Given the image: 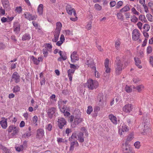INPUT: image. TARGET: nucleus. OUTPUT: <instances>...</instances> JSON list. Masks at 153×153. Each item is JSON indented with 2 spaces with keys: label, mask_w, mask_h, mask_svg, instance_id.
<instances>
[{
  "label": "nucleus",
  "mask_w": 153,
  "mask_h": 153,
  "mask_svg": "<svg viewBox=\"0 0 153 153\" xmlns=\"http://www.w3.org/2000/svg\"><path fill=\"white\" fill-rule=\"evenodd\" d=\"M78 137V140L79 141L81 142L82 143L84 141V139L83 137V134L82 133L80 132L77 135Z\"/></svg>",
  "instance_id": "obj_26"
},
{
  "label": "nucleus",
  "mask_w": 153,
  "mask_h": 153,
  "mask_svg": "<svg viewBox=\"0 0 153 153\" xmlns=\"http://www.w3.org/2000/svg\"><path fill=\"white\" fill-rule=\"evenodd\" d=\"M109 60L107 58L106 59L104 62V66L105 68V71L107 73H109L110 72V68L108 66Z\"/></svg>",
  "instance_id": "obj_14"
},
{
  "label": "nucleus",
  "mask_w": 153,
  "mask_h": 153,
  "mask_svg": "<svg viewBox=\"0 0 153 153\" xmlns=\"http://www.w3.org/2000/svg\"><path fill=\"white\" fill-rule=\"evenodd\" d=\"M133 138L134 134H131L128 136L125 143V145L127 146L128 144V142L131 141Z\"/></svg>",
  "instance_id": "obj_23"
},
{
  "label": "nucleus",
  "mask_w": 153,
  "mask_h": 153,
  "mask_svg": "<svg viewBox=\"0 0 153 153\" xmlns=\"http://www.w3.org/2000/svg\"><path fill=\"white\" fill-rule=\"evenodd\" d=\"M24 15L25 18L30 21L35 20L37 18L36 16L32 15L29 12H25Z\"/></svg>",
  "instance_id": "obj_8"
},
{
  "label": "nucleus",
  "mask_w": 153,
  "mask_h": 153,
  "mask_svg": "<svg viewBox=\"0 0 153 153\" xmlns=\"http://www.w3.org/2000/svg\"><path fill=\"white\" fill-rule=\"evenodd\" d=\"M115 48L117 50H119L120 48V42L119 39H117L115 40Z\"/></svg>",
  "instance_id": "obj_34"
},
{
  "label": "nucleus",
  "mask_w": 153,
  "mask_h": 153,
  "mask_svg": "<svg viewBox=\"0 0 153 153\" xmlns=\"http://www.w3.org/2000/svg\"><path fill=\"white\" fill-rule=\"evenodd\" d=\"M124 153H130V151H131V149L129 148H126L123 150Z\"/></svg>",
  "instance_id": "obj_56"
},
{
  "label": "nucleus",
  "mask_w": 153,
  "mask_h": 153,
  "mask_svg": "<svg viewBox=\"0 0 153 153\" xmlns=\"http://www.w3.org/2000/svg\"><path fill=\"white\" fill-rule=\"evenodd\" d=\"M142 6L143 7L145 12L146 13H149V10L148 7L145 4Z\"/></svg>",
  "instance_id": "obj_58"
},
{
  "label": "nucleus",
  "mask_w": 153,
  "mask_h": 153,
  "mask_svg": "<svg viewBox=\"0 0 153 153\" xmlns=\"http://www.w3.org/2000/svg\"><path fill=\"white\" fill-rule=\"evenodd\" d=\"M134 60L135 61V65L139 68L140 69L142 68V66L139 64H141V61L140 59L137 58H134Z\"/></svg>",
  "instance_id": "obj_27"
},
{
  "label": "nucleus",
  "mask_w": 153,
  "mask_h": 153,
  "mask_svg": "<svg viewBox=\"0 0 153 153\" xmlns=\"http://www.w3.org/2000/svg\"><path fill=\"white\" fill-rule=\"evenodd\" d=\"M93 110V108L91 106H88V109L87 110L86 112L88 114H90Z\"/></svg>",
  "instance_id": "obj_41"
},
{
  "label": "nucleus",
  "mask_w": 153,
  "mask_h": 153,
  "mask_svg": "<svg viewBox=\"0 0 153 153\" xmlns=\"http://www.w3.org/2000/svg\"><path fill=\"white\" fill-rule=\"evenodd\" d=\"M128 127L123 123L121 127V126H120V131H121V133H120V135H122V132H126L128 131Z\"/></svg>",
  "instance_id": "obj_18"
},
{
  "label": "nucleus",
  "mask_w": 153,
  "mask_h": 153,
  "mask_svg": "<svg viewBox=\"0 0 153 153\" xmlns=\"http://www.w3.org/2000/svg\"><path fill=\"white\" fill-rule=\"evenodd\" d=\"M148 5L152 10H153V2H149L148 3Z\"/></svg>",
  "instance_id": "obj_64"
},
{
  "label": "nucleus",
  "mask_w": 153,
  "mask_h": 153,
  "mask_svg": "<svg viewBox=\"0 0 153 153\" xmlns=\"http://www.w3.org/2000/svg\"><path fill=\"white\" fill-rule=\"evenodd\" d=\"M48 50L46 48H45L42 50V52L44 55V56L46 57L48 55Z\"/></svg>",
  "instance_id": "obj_51"
},
{
  "label": "nucleus",
  "mask_w": 153,
  "mask_h": 153,
  "mask_svg": "<svg viewBox=\"0 0 153 153\" xmlns=\"http://www.w3.org/2000/svg\"><path fill=\"white\" fill-rule=\"evenodd\" d=\"M66 10L67 11V13L69 15H71L72 14L74 10V8H72L71 6L69 5H67L66 6Z\"/></svg>",
  "instance_id": "obj_19"
},
{
  "label": "nucleus",
  "mask_w": 153,
  "mask_h": 153,
  "mask_svg": "<svg viewBox=\"0 0 153 153\" xmlns=\"http://www.w3.org/2000/svg\"><path fill=\"white\" fill-rule=\"evenodd\" d=\"M140 80L141 79H140L136 77H134L133 79V81L135 83H137L139 81H140Z\"/></svg>",
  "instance_id": "obj_59"
},
{
  "label": "nucleus",
  "mask_w": 153,
  "mask_h": 153,
  "mask_svg": "<svg viewBox=\"0 0 153 153\" xmlns=\"http://www.w3.org/2000/svg\"><path fill=\"white\" fill-rule=\"evenodd\" d=\"M94 7L95 9L98 10H100L102 9V7L98 4H95Z\"/></svg>",
  "instance_id": "obj_53"
},
{
  "label": "nucleus",
  "mask_w": 153,
  "mask_h": 153,
  "mask_svg": "<svg viewBox=\"0 0 153 153\" xmlns=\"http://www.w3.org/2000/svg\"><path fill=\"white\" fill-rule=\"evenodd\" d=\"M13 31L16 33H18L20 31V25L17 22L14 23L13 24Z\"/></svg>",
  "instance_id": "obj_13"
},
{
  "label": "nucleus",
  "mask_w": 153,
  "mask_h": 153,
  "mask_svg": "<svg viewBox=\"0 0 153 153\" xmlns=\"http://www.w3.org/2000/svg\"><path fill=\"white\" fill-rule=\"evenodd\" d=\"M20 76L19 74L16 72H14L12 74L11 81L18 83L20 82Z\"/></svg>",
  "instance_id": "obj_5"
},
{
  "label": "nucleus",
  "mask_w": 153,
  "mask_h": 153,
  "mask_svg": "<svg viewBox=\"0 0 153 153\" xmlns=\"http://www.w3.org/2000/svg\"><path fill=\"white\" fill-rule=\"evenodd\" d=\"M75 145L76 146H78L79 145L78 142L76 141L71 142L70 143L69 150L70 151H73L74 149V146Z\"/></svg>",
  "instance_id": "obj_20"
},
{
  "label": "nucleus",
  "mask_w": 153,
  "mask_h": 153,
  "mask_svg": "<svg viewBox=\"0 0 153 153\" xmlns=\"http://www.w3.org/2000/svg\"><path fill=\"white\" fill-rule=\"evenodd\" d=\"M71 61L72 62H75L76 61L78 60L79 58L77 54V52L74 51L71 53Z\"/></svg>",
  "instance_id": "obj_9"
},
{
  "label": "nucleus",
  "mask_w": 153,
  "mask_h": 153,
  "mask_svg": "<svg viewBox=\"0 0 153 153\" xmlns=\"http://www.w3.org/2000/svg\"><path fill=\"white\" fill-rule=\"evenodd\" d=\"M16 127L14 126L13 125H11L7 129L8 132L9 133H10L13 131L15 128H16Z\"/></svg>",
  "instance_id": "obj_44"
},
{
  "label": "nucleus",
  "mask_w": 153,
  "mask_h": 153,
  "mask_svg": "<svg viewBox=\"0 0 153 153\" xmlns=\"http://www.w3.org/2000/svg\"><path fill=\"white\" fill-rule=\"evenodd\" d=\"M31 132L28 131L26 133H25L24 135L23 136L24 137H28L31 135Z\"/></svg>",
  "instance_id": "obj_49"
},
{
  "label": "nucleus",
  "mask_w": 153,
  "mask_h": 153,
  "mask_svg": "<svg viewBox=\"0 0 153 153\" xmlns=\"http://www.w3.org/2000/svg\"><path fill=\"white\" fill-rule=\"evenodd\" d=\"M20 87L18 85L15 86L13 89V92H16L19 91H20Z\"/></svg>",
  "instance_id": "obj_52"
},
{
  "label": "nucleus",
  "mask_w": 153,
  "mask_h": 153,
  "mask_svg": "<svg viewBox=\"0 0 153 153\" xmlns=\"http://www.w3.org/2000/svg\"><path fill=\"white\" fill-rule=\"evenodd\" d=\"M2 3L4 8H7L9 6V1L8 0H2Z\"/></svg>",
  "instance_id": "obj_37"
},
{
  "label": "nucleus",
  "mask_w": 153,
  "mask_h": 153,
  "mask_svg": "<svg viewBox=\"0 0 153 153\" xmlns=\"http://www.w3.org/2000/svg\"><path fill=\"white\" fill-rule=\"evenodd\" d=\"M30 39V36L28 33L24 34L22 37V40L23 41L29 40Z\"/></svg>",
  "instance_id": "obj_32"
},
{
  "label": "nucleus",
  "mask_w": 153,
  "mask_h": 153,
  "mask_svg": "<svg viewBox=\"0 0 153 153\" xmlns=\"http://www.w3.org/2000/svg\"><path fill=\"white\" fill-rule=\"evenodd\" d=\"M30 59L33 61L34 64L38 65L39 64V61L36 58H35L33 56H32L30 57Z\"/></svg>",
  "instance_id": "obj_39"
},
{
  "label": "nucleus",
  "mask_w": 153,
  "mask_h": 153,
  "mask_svg": "<svg viewBox=\"0 0 153 153\" xmlns=\"http://www.w3.org/2000/svg\"><path fill=\"white\" fill-rule=\"evenodd\" d=\"M60 39V40L57 42L56 43V45L58 46H60L65 41V37L63 34L61 35Z\"/></svg>",
  "instance_id": "obj_22"
},
{
  "label": "nucleus",
  "mask_w": 153,
  "mask_h": 153,
  "mask_svg": "<svg viewBox=\"0 0 153 153\" xmlns=\"http://www.w3.org/2000/svg\"><path fill=\"white\" fill-rule=\"evenodd\" d=\"M77 139L76 133L75 132L73 133L71 136L69 138V140L70 141H72V140H75L76 139Z\"/></svg>",
  "instance_id": "obj_35"
},
{
  "label": "nucleus",
  "mask_w": 153,
  "mask_h": 153,
  "mask_svg": "<svg viewBox=\"0 0 153 153\" xmlns=\"http://www.w3.org/2000/svg\"><path fill=\"white\" fill-rule=\"evenodd\" d=\"M140 34L139 31L137 29H134L132 32V39L133 40L136 41L139 40L140 42L141 40L139 39Z\"/></svg>",
  "instance_id": "obj_4"
},
{
  "label": "nucleus",
  "mask_w": 153,
  "mask_h": 153,
  "mask_svg": "<svg viewBox=\"0 0 153 153\" xmlns=\"http://www.w3.org/2000/svg\"><path fill=\"white\" fill-rule=\"evenodd\" d=\"M33 123L34 124H35V125H37V122L38 121V117L36 116H35L33 118Z\"/></svg>",
  "instance_id": "obj_48"
},
{
  "label": "nucleus",
  "mask_w": 153,
  "mask_h": 153,
  "mask_svg": "<svg viewBox=\"0 0 153 153\" xmlns=\"http://www.w3.org/2000/svg\"><path fill=\"white\" fill-rule=\"evenodd\" d=\"M98 97V100L99 102L100 106H102L104 104L103 97L102 95H99Z\"/></svg>",
  "instance_id": "obj_29"
},
{
  "label": "nucleus",
  "mask_w": 153,
  "mask_h": 153,
  "mask_svg": "<svg viewBox=\"0 0 153 153\" xmlns=\"http://www.w3.org/2000/svg\"><path fill=\"white\" fill-rule=\"evenodd\" d=\"M44 131L42 128L37 129L36 132V137L39 139L42 138L44 135Z\"/></svg>",
  "instance_id": "obj_7"
},
{
  "label": "nucleus",
  "mask_w": 153,
  "mask_h": 153,
  "mask_svg": "<svg viewBox=\"0 0 153 153\" xmlns=\"http://www.w3.org/2000/svg\"><path fill=\"white\" fill-rule=\"evenodd\" d=\"M15 148L17 151L20 152L23 150L24 147L22 145H20L16 147Z\"/></svg>",
  "instance_id": "obj_40"
},
{
  "label": "nucleus",
  "mask_w": 153,
  "mask_h": 153,
  "mask_svg": "<svg viewBox=\"0 0 153 153\" xmlns=\"http://www.w3.org/2000/svg\"><path fill=\"white\" fill-rule=\"evenodd\" d=\"M56 28L54 32L60 33L62 25L60 22H58L56 24Z\"/></svg>",
  "instance_id": "obj_15"
},
{
  "label": "nucleus",
  "mask_w": 153,
  "mask_h": 153,
  "mask_svg": "<svg viewBox=\"0 0 153 153\" xmlns=\"http://www.w3.org/2000/svg\"><path fill=\"white\" fill-rule=\"evenodd\" d=\"M19 129L18 128L16 127V128H15L13 131V132L12 133V134L13 135H15L17 134L18 131Z\"/></svg>",
  "instance_id": "obj_60"
},
{
  "label": "nucleus",
  "mask_w": 153,
  "mask_h": 153,
  "mask_svg": "<svg viewBox=\"0 0 153 153\" xmlns=\"http://www.w3.org/2000/svg\"><path fill=\"white\" fill-rule=\"evenodd\" d=\"M82 120V119L81 118L75 117L74 119V122L71 123V126L72 127L74 128L76 125L81 123Z\"/></svg>",
  "instance_id": "obj_11"
},
{
  "label": "nucleus",
  "mask_w": 153,
  "mask_h": 153,
  "mask_svg": "<svg viewBox=\"0 0 153 153\" xmlns=\"http://www.w3.org/2000/svg\"><path fill=\"white\" fill-rule=\"evenodd\" d=\"M98 86V82L95 80L91 79H88L85 83V86L88 88L89 90H92L97 88Z\"/></svg>",
  "instance_id": "obj_3"
},
{
  "label": "nucleus",
  "mask_w": 153,
  "mask_h": 153,
  "mask_svg": "<svg viewBox=\"0 0 153 153\" xmlns=\"http://www.w3.org/2000/svg\"><path fill=\"white\" fill-rule=\"evenodd\" d=\"M130 10V8L128 4L126 5L122 9L120 10V12L121 13H125L127 12Z\"/></svg>",
  "instance_id": "obj_24"
},
{
  "label": "nucleus",
  "mask_w": 153,
  "mask_h": 153,
  "mask_svg": "<svg viewBox=\"0 0 153 153\" xmlns=\"http://www.w3.org/2000/svg\"><path fill=\"white\" fill-rule=\"evenodd\" d=\"M94 62L93 59L91 58H90L86 60V64L88 66L91 67L93 65Z\"/></svg>",
  "instance_id": "obj_28"
},
{
  "label": "nucleus",
  "mask_w": 153,
  "mask_h": 153,
  "mask_svg": "<svg viewBox=\"0 0 153 153\" xmlns=\"http://www.w3.org/2000/svg\"><path fill=\"white\" fill-rule=\"evenodd\" d=\"M67 100L64 101H58V105H64V104H65L67 102Z\"/></svg>",
  "instance_id": "obj_62"
},
{
  "label": "nucleus",
  "mask_w": 153,
  "mask_h": 153,
  "mask_svg": "<svg viewBox=\"0 0 153 153\" xmlns=\"http://www.w3.org/2000/svg\"><path fill=\"white\" fill-rule=\"evenodd\" d=\"M74 71V69H69L68 71V75L70 81H71L72 80L73 75Z\"/></svg>",
  "instance_id": "obj_21"
},
{
  "label": "nucleus",
  "mask_w": 153,
  "mask_h": 153,
  "mask_svg": "<svg viewBox=\"0 0 153 153\" xmlns=\"http://www.w3.org/2000/svg\"><path fill=\"white\" fill-rule=\"evenodd\" d=\"M7 119H5L4 120H2L0 122V124L2 127L4 129H6L7 126Z\"/></svg>",
  "instance_id": "obj_25"
},
{
  "label": "nucleus",
  "mask_w": 153,
  "mask_h": 153,
  "mask_svg": "<svg viewBox=\"0 0 153 153\" xmlns=\"http://www.w3.org/2000/svg\"><path fill=\"white\" fill-rule=\"evenodd\" d=\"M38 12L39 15H42L43 12V5L42 4H40L38 8Z\"/></svg>",
  "instance_id": "obj_31"
},
{
  "label": "nucleus",
  "mask_w": 153,
  "mask_h": 153,
  "mask_svg": "<svg viewBox=\"0 0 153 153\" xmlns=\"http://www.w3.org/2000/svg\"><path fill=\"white\" fill-rule=\"evenodd\" d=\"M146 17L149 21L152 22V16L151 14L150 13L147 14L146 15Z\"/></svg>",
  "instance_id": "obj_57"
},
{
  "label": "nucleus",
  "mask_w": 153,
  "mask_h": 153,
  "mask_svg": "<svg viewBox=\"0 0 153 153\" xmlns=\"http://www.w3.org/2000/svg\"><path fill=\"white\" fill-rule=\"evenodd\" d=\"M52 48V47L51 45L49 44H47L46 47L45 48H46L48 50V51L49 52H51V51Z\"/></svg>",
  "instance_id": "obj_50"
},
{
  "label": "nucleus",
  "mask_w": 153,
  "mask_h": 153,
  "mask_svg": "<svg viewBox=\"0 0 153 153\" xmlns=\"http://www.w3.org/2000/svg\"><path fill=\"white\" fill-rule=\"evenodd\" d=\"M143 28L145 30L144 31L147 32L149 30L150 27L149 24H145L144 25Z\"/></svg>",
  "instance_id": "obj_38"
},
{
  "label": "nucleus",
  "mask_w": 153,
  "mask_h": 153,
  "mask_svg": "<svg viewBox=\"0 0 153 153\" xmlns=\"http://www.w3.org/2000/svg\"><path fill=\"white\" fill-rule=\"evenodd\" d=\"M109 119L114 124L116 125L117 123V118L116 117L112 114L109 115L108 116Z\"/></svg>",
  "instance_id": "obj_17"
},
{
  "label": "nucleus",
  "mask_w": 153,
  "mask_h": 153,
  "mask_svg": "<svg viewBox=\"0 0 153 153\" xmlns=\"http://www.w3.org/2000/svg\"><path fill=\"white\" fill-rule=\"evenodd\" d=\"M143 125V126L142 128L143 131L142 132V134L145 135L150 133L151 129L150 127V121L148 118L144 120Z\"/></svg>",
  "instance_id": "obj_1"
},
{
  "label": "nucleus",
  "mask_w": 153,
  "mask_h": 153,
  "mask_svg": "<svg viewBox=\"0 0 153 153\" xmlns=\"http://www.w3.org/2000/svg\"><path fill=\"white\" fill-rule=\"evenodd\" d=\"M123 65V62L119 58L117 57L115 66V72L116 75H119L121 73Z\"/></svg>",
  "instance_id": "obj_2"
},
{
  "label": "nucleus",
  "mask_w": 153,
  "mask_h": 153,
  "mask_svg": "<svg viewBox=\"0 0 153 153\" xmlns=\"http://www.w3.org/2000/svg\"><path fill=\"white\" fill-rule=\"evenodd\" d=\"M54 38L52 39V41L53 42H57L58 39L59 33L53 32Z\"/></svg>",
  "instance_id": "obj_30"
},
{
  "label": "nucleus",
  "mask_w": 153,
  "mask_h": 153,
  "mask_svg": "<svg viewBox=\"0 0 153 153\" xmlns=\"http://www.w3.org/2000/svg\"><path fill=\"white\" fill-rule=\"evenodd\" d=\"M133 108L131 104H128L125 105L123 107V110L124 112H129L132 110Z\"/></svg>",
  "instance_id": "obj_10"
},
{
  "label": "nucleus",
  "mask_w": 153,
  "mask_h": 153,
  "mask_svg": "<svg viewBox=\"0 0 153 153\" xmlns=\"http://www.w3.org/2000/svg\"><path fill=\"white\" fill-rule=\"evenodd\" d=\"M131 10V12L133 13L135 15H139L140 14V13L137 11L136 9L135 8L133 7H132Z\"/></svg>",
  "instance_id": "obj_42"
},
{
  "label": "nucleus",
  "mask_w": 153,
  "mask_h": 153,
  "mask_svg": "<svg viewBox=\"0 0 153 153\" xmlns=\"http://www.w3.org/2000/svg\"><path fill=\"white\" fill-rule=\"evenodd\" d=\"M22 7L21 6L16 7L15 9V11L19 13H20L22 12Z\"/></svg>",
  "instance_id": "obj_54"
},
{
  "label": "nucleus",
  "mask_w": 153,
  "mask_h": 153,
  "mask_svg": "<svg viewBox=\"0 0 153 153\" xmlns=\"http://www.w3.org/2000/svg\"><path fill=\"white\" fill-rule=\"evenodd\" d=\"M131 22L134 23H136L138 21V18L134 15L131 16Z\"/></svg>",
  "instance_id": "obj_36"
},
{
  "label": "nucleus",
  "mask_w": 153,
  "mask_h": 153,
  "mask_svg": "<svg viewBox=\"0 0 153 153\" xmlns=\"http://www.w3.org/2000/svg\"><path fill=\"white\" fill-rule=\"evenodd\" d=\"M125 91L127 93H130L132 91V89L129 86L126 85L125 88Z\"/></svg>",
  "instance_id": "obj_47"
},
{
  "label": "nucleus",
  "mask_w": 153,
  "mask_h": 153,
  "mask_svg": "<svg viewBox=\"0 0 153 153\" xmlns=\"http://www.w3.org/2000/svg\"><path fill=\"white\" fill-rule=\"evenodd\" d=\"M56 111V109L54 107H51L49 108L47 111V113L48 117L51 118L53 117L54 114Z\"/></svg>",
  "instance_id": "obj_12"
},
{
  "label": "nucleus",
  "mask_w": 153,
  "mask_h": 153,
  "mask_svg": "<svg viewBox=\"0 0 153 153\" xmlns=\"http://www.w3.org/2000/svg\"><path fill=\"white\" fill-rule=\"evenodd\" d=\"M117 18L119 19H122L123 14L120 12L118 13L117 14Z\"/></svg>",
  "instance_id": "obj_63"
},
{
  "label": "nucleus",
  "mask_w": 153,
  "mask_h": 153,
  "mask_svg": "<svg viewBox=\"0 0 153 153\" xmlns=\"http://www.w3.org/2000/svg\"><path fill=\"white\" fill-rule=\"evenodd\" d=\"M144 86L143 85H137L136 86H133V88L135 91L138 92H140L144 88Z\"/></svg>",
  "instance_id": "obj_16"
},
{
  "label": "nucleus",
  "mask_w": 153,
  "mask_h": 153,
  "mask_svg": "<svg viewBox=\"0 0 153 153\" xmlns=\"http://www.w3.org/2000/svg\"><path fill=\"white\" fill-rule=\"evenodd\" d=\"M70 68L73 69H74L75 70V69L78 68V67L77 66V65H75L73 64L70 63Z\"/></svg>",
  "instance_id": "obj_61"
},
{
  "label": "nucleus",
  "mask_w": 153,
  "mask_h": 153,
  "mask_svg": "<svg viewBox=\"0 0 153 153\" xmlns=\"http://www.w3.org/2000/svg\"><path fill=\"white\" fill-rule=\"evenodd\" d=\"M139 19L142 22L144 23H146L147 21L144 15H140L139 16Z\"/></svg>",
  "instance_id": "obj_33"
},
{
  "label": "nucleus",
  "mask_w": 153,
  "mask_h": 153,
  "mask_svg": "<svg viewBox=\"0 0 153 153\" xmlns=\"http://www.w3.org/2000/svg\"><path fill=\"white\" fill-rule=\"evenodd\" d=\"M123 2L121 1H119L117 3L115 7L116 9H119L120 7L122 6Z\"/></svg>",
  "instance_id": "obj_46"
},
{
  "label": "nucleus",
  "mask_w": 153,
  "mask_h": 153,
  "mask_svg": "<svg viewBox=\"0 0 153 153\" xmlns=\"http://www.w3.org/2000/svg\"><path fill=\"white\" fill-rule=\"evenodd\" d=\"M58 125L60 129H62L65 125L66 124V121L65 119L61 118L58 121Z\"/></svg>",
  "instance_id": "obj_6"
},
{
  "label": "nucleus",
  "mask_w": 153,
  "mask_h": 153,
  "mask_svg": "<svg viewBox=\"0 0 153 153\" xmlns=\"http://www.w3.org/2000/svg\"><path fill=\"white\" fill-rule=\"evenodd\" d=\"M134 145L135 146V148L137 149H139L141 146L140 143L139 141H137L135 142L134 143Z\"/></svg>",
  "instance_id": "obj_45"
},
{
  "label": "nucleus",
  "mask_w": 153,
  "mask_h": 153,
  "mask_svg": "<svg viewBox=\"0 0 153 153\" xmlns=\"http://www.w3.org/2000/svg\"><path fill=\"white\" fill-rule=\"evenodd\" d=\"M60 111L62 113H64L65 110V105H58Z\"/></svg>",
  "instance_id": "obj_43"
},
{
  "label": "nucleus",
  "mask_w": 153,
  "mask_h": 153,
  "mask_svg": "<svg viewBox=\"0 0 153 153\" xmlns=\"http://www.w3.org/2000/svg\"><path fill=\"white\" fill-rule=\"evenodd\" d=\"M152 49L151 47L149 46L147 47L146 50L147 53V54H150L152 52Z\"/></svg>",
  "instance_id": "obj_55"
}]
</instances>
